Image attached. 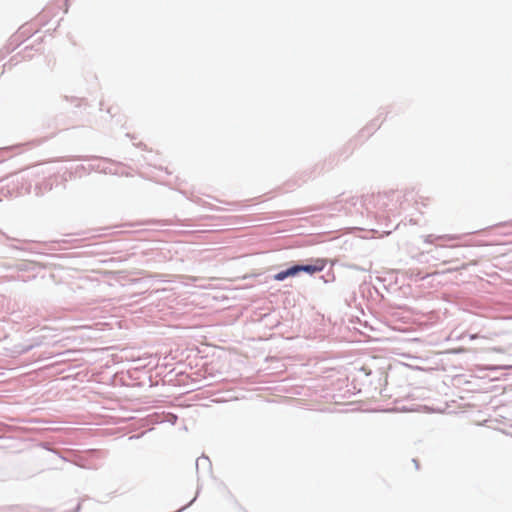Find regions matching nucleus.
<instances>
[{
    "instance_id": "nucleus-1",
    "label": "nucleus",
    "mask_w": 512,
    "mask_h": 512,
    "mask_svg": "<svg viewBox=\"0 0 512 512\" xmlns=\"http://www.w3.org/2000/svg\"><path fill=\"white\" fill-rule=\"evenodd\" d=\"M327 265V260L323 258H318L313 261L312 264L309 265H295L296 274L300 272H306L309 274H314L317 272H321Z\"/></svg>"
},
{
    "instance_id": "nucleus-2",
    "label": "nucleus",
    "mask_w": 512,
    "mask_h": 512,
    "mask_svg": "<svg viewBox=\"0 0 512 512\" xmlns=\"http://www.w3.org/2000/svg\"><path fill=\"white\" fill-rule=\"evenodd\" d=\"M295 275H297L296 274V269H295V266H292V267L288 268L285 271L278 272L277 274H275L273 276V278L276 281H283L287 277H292V276H295Z\"/></svg>"
}]
</instances>
